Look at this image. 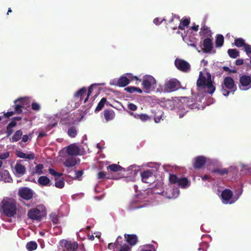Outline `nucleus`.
I'll return each instance as SVG.
<instances>
[{"label":"nucleus","mask_w":251,"mask_h":251,"mask_svg":"<svg viewBox=\"0 0 251 251\" xmlns=\"http://www.w3.org/2000/svg\"><path fill=\"white\" fill-rule=\"evenodd\" d=\"M1 208L3 214L7 217H14L19 211L17 202L13 199H4L1 202Z\"/></svg>","instance_id":"obj_1"},{"label":"nucleus","mask_w":251,"mask_h":251,"mask_svg":"<svg viewBox=\"0 0 251 251\" xmlns=\"http://www.w3.org/2000/svg\"><path fill=\"white\" fill-rule=\"evenodd\" d=\"M236 89V86L232 77L227 76L224 78L221 89V92L224 96L227 97L230 93H233Z\"/></svg>","instance_id":"obj_2"},{"label":"nucleus","mask_w":251,"mask_h":251,"mask_svg":"<svg viewBox=\"0 0 251 251\" xmlns=\"http://www.w3.org/2000/svg\"><path fill=\"white\" fill-rule=\"evenodd\" d=\"M63 251H86L83 245L78 246L76 242H71L66 240L60 241Z\"/></svg>","instance_id":"obj_3"},{"label":"nucleus","mask_w":251,"mask_h":251,"mask_svg":"<svg viewBox=\"0 0 251 251\" xmlns=\"http://www.w3.org/2000/svg\"><path fill=\"white\" fill-rule=\"evenodd\" d=\"M180 83L176 78H172L167 81L164 84V92L171 93L179 89Z\"/></svg>","instance_id":"obj_4"},{"label":"nucleus","mask_w":251,"mask_h":251,"mask_svg":"<svg viewBox=\"0 0 251 251\" xmlns=\"http://www.w3.org/2000/svg\"><path fill=\"white\" fill-rule=\"evenodd\" d=\"M34 192L32 190L27 187L20 188L18 195V196L26 201H29L32 199Z\"/></svg>","instance_id":"obj_5"},{"label":"nucleus","mask_w":251,"mask_h":251,"mask_svg":"<svg viewBox=\"0 0 251 251\" xmlns=\"http://www.w3.org/2000/svg\"><path fill=\"white\" fill-rule=\"evenodd\" d=\"M175 65L178 70L182 72H188L191 69L190 64L182 59L176 58L175 61Z\"/></svg>","instance_id":"obj_6"},{"label":"nucleus","mask_w":251,"mask_h":251,"mask_svg":"<svg viewBox=\"0 0 251 251\" xmlns=\"http://www.w3.org/2000/svg\"><path fill=\"white\" fill-rule=\"evenodd\" d=\"M156 84V81L154 78L150 75H146L143 76L142 79V85L143 88L148 93L152 86Z\"/></svg>","instance_id":"obj_7"},{"label":"nucleus","mask_w":251,"mask_h":251,"mask_svg":"<svg viewBox=\"0 0 251 251\" xmlns=\"http://www.w3.org/2000/svg\"><path fill=\"white\" fill-rule=\"evenodd\" d=\"M239 88L242 90H247L251 88V76L247 75H242L239 79Z\"/></svg>","instance_id":"obj_8"},{"label":"nucleus","mask_w":251,"mask_h":251,"mask_svg":"<svg viewBox=\"0 0 251 251\" xmlns=\"http://www.w3.org/2000/svg\"><path fill=\"white\" fill-rule=\"evenodd\" d=\"M43 212L39 209L34 208H31L27 212V216L28 218L32 220H37L40 221L43 215Z\"/></svg>","instance_id":"obj_9"},{"label":"nucleus","mask_w":251,"mask_h":251,"mask_svg":"<svg viewBox=\"0 0 251 251\" xmlns=\"http://www.w3.org/2000/svg\"><path fill=\"white\" fill-rule=\"evenodd\" d=\"M22 160L17 161L14 168V173L18 177L23 176L26 172V168L22 164Z\"/></svg>","instance_id":"obj_10"},{"label":"nucleus","mask_w":251,"mask_h":251,"mask_svg":"<svg viewBox=\"0 0 251 251\" xmlns=\"http://www.w3.org/2000/svg\"><path fill=\"white\" fill-rule=\"evenodd\" d=\"M206 158L203 156H199L195 158L193 167L196 169H201L205 165Z\"/></svg>","instance_id":"obj_11"},{"label":"nucleus","mask_w":251,"mask_h":251,"mask_svg":"<svg viewBox=\"0 0 251 251\" xmlns=\"http://www.w3.org/2000/svg\"><path fill=\"white\" fill-rule=\"evenodd\" d=\"M142 180L143 182L151 183L152 181L153 174L151 170L144 171L141 173Z\"/></svg>","instance_id":"obj_12"},{"label":"nucleus","mask_w":251,"mask_h":251,"mask_svg":"<svg viewBox=\"0 0 251 251\" xmlns=\"http://www.w3.org/2000/svg\"><path fill=\"white\" fill-rule=\"evenodd\" d=\"M124 237L126 241L131 247L135 245L138 242V237L136 234H125Z\"/></svg>","instance_id":"obj_13"},{"label":"nucleus","mask_w":251,"mask_h":251,"mask_svg":"<svg viewBox=\"0 0 251 251\" xmlns=\"http://www.w3.org/2000/svg\"><path fill=\"white\" fill-rule=\"evenodd\" d=\"M206 88H207V93L209 94H212L215 91V86L213 84L211 80V76L209 73H206Z\"/></svg>","instance_id":"obj_14"},{"label":"nucleus","mask_w":251,"mask_h":251,"mask_svg":"<svg viewBox=\"0 0 251 251\" xmlns=\"http://www.w3.org/2000/svg\"><path fill=\"white\" fill-rule=\"evenodd\" d=\"M206 88H207V93L209 94H212L215 91V86L213 84L211 80V76L209 73H206Z\"/></svg>","instance_id":"obj_15"},{"label":"nucleus","mask_w":251,"mask_h":251,"mask_svg":"<svg viewBox=\"0 0 251 251\" xmlns=\"http://www.w3.org/2000/svg\"><path fill=\"white\" fill-rule=\"evenodd\" d=\"M203 48L202 51L204 53L210 52L213 49V43L212 40L209 38L205 39L203 43Z\"/></svg>","instance_id":"obj_16"},{"label":"nucleus","mask_w":251,"mask_h":251,"mask_svg":"<svg viewBox=\"0 0 251 251\" xmlns=\"http://www.w3.org/2000/svg\"><path fill=\"white\" fill-rule=\"evenodd\" d=\"M206 78L202 74V72H200L199 78L197 81V86L199 88H204L206 87Z\"/></svg>","instance_id":"obj_17"},{"label":"nucleus","mask_w":251,"mask_h":251,"mask_svg":"<svg viewBox=\"0 0 251 251\" xmlns=\"http://www.w3.org/2000/svg\"><path fill=\"white\" fill-rule=\"evenodd\" d=\"M16 155L21 158L27 159L29 160H32L35 158V154L33 152H30L29 154H26L20 151H16Z\"/></svg>","instance_id":"obj_18"},{"label":"nucleus","mask_w":251,"mask_h":251,"mask_svg":"<svg viewBox=\"0 0 251 251\" xmlns=\"http://www.w3.org/2000/svg\"><path fill=\"white\" fill-rule=\"evenodd\" d=\"M233 196L232 192L228 189H226L224 190L221 194V196L223 200L225 201V203H227Z\"/></svg>","instance_id":"obj_19"},{"label":"nucleus","mask_w":251,"mask_h":251,"mask_svg":"<svg viewBox=\"0 0 251 251\" xmlns=\"http://www.w3.org/2000/svg\"><path fill=\"white\" fill-rule=\"evenodd\" d=\"M0 179L6 182H11L12 180L9 172L6 170H2L0 172Z\"/></svg>","instance_id":"obj_20"},{"label":"nucleus","mask_w":251,"mask_h":251,"mask_svg":"<svg viewBox=\"0 0 251 251\" xmlns=\"http://www.w3.org/2000/svg\"><path fill=\"white\" fill-rule=\"evenodd\" d=\"M19 103L24 108L29 106L30 100L27 97L20 98L14 100V103Z\"/></svg>","instance_id":"obj_21"},{"label":"nucleus","mask_w":251,"mask_h":251,"mask_svg":"<svg viewBox=\"0 0 251 251\" xmlns=\"http://www.w3.org/2000/svg\"><path fill=\"white\" fill-rule=\"evenodd\" d=\"M104 117L107 122L114 119L115 114L114 111L111 109H105L103 111Z\"/></svg>","instance_id":"obj_22"},{"label":"nucleus","mask_w":251,"mask_h":251,"mask_svg":"<svg viewBox=\"0 0 251 251\" xmlns=\"http://www.w3.org/2000/svg\"><path fill=\"white\" fill-rule=\"evenodd\" d=\"M128 77L126 74L122 75L118 79L117 85L119 87H124L129 84Z\"/></svg>","instance_id":"obj_23"},{"label":"nucleus","mask_w":251,"mask_h":251,"mask_svg":"<svg viewBox=\"0 0 251 251\" xmlns=\"http://www.w3.org/2000/svg\"><path fill=\"white\" fill-rule=\"evenodd\" d=\"M66 152L70 155H76L79 153V149L75 146L70 145L67 148Z\"/></svg>","instance_id":"obj_24"},{"label":"nucleus","mask_w":251,"mask_h":251,"mask_svg":"<svg viewBox=\"0 0 251 251\" xmlns=\"http://www.w3.org/2000/svg\"><path fill=\"white\" fill-rule=\"evenodd\" d=\"M76 159L75 157H69L66 158L64 164L67 167H72L75 166L76 164Z\"/></svg>","instance_id":"obj_25"},{"label":"nucleus","mask_w":251,"mask_h":251,"mask_svg":"<svg viewBox=\"0 0 251 251\" xmlns=\"http://www.w3.org/2000/svg\"><path fill=\"white\" fill-rule=\"evenodd\" d=\"M39 184L42 186H50V180L46 176H41L38 179Z\"/></svg>","instance_id":"obj_26"},{"label":"nucleus","mask_w":251,"mask_h":251,"mask_svg":"<svg viewBox=\"0 0 251 251\" xmlns=\"http://www.w3.org/2000/svg\"><path fill=\"white\" fill-rule=\"evenodd\" d=\"M17 126V123L15 121H11L7 125L6 127V137H9L13 132L12 128L15 127Z\"/></svg>","instance_id":"obj_27"},{"label":"nucleus","mask_w":251,"mask_h":251,"mask_svg":"<svg viewBox=\"0 0 251 251\" xmlns=\"http://www.w3.org/2000/svg\"><path fill=\"white\" fill-rule=\"evenodd\" d=\"M123 240V238L121 236H119L115 243H109L108 245V248L109 250L114 249L119 245H121V243H122V241Z\"/></svg>","instance_id":"obj_28"},{"label":"nucleus","mask_w":251,"mask_h":251,"mask_svg":"<svg viewBox=\"0 0 251 251\" xmlns=\"http://www.w3.org/2000/svg\"><path fill=\"white\" fill-rule=\"evenodd\" d=\"M23 135V131L22 130H17L12 138L10 139V140L12 142H16L19 141L20 139H21Z\"/></svg>","instance_id":"obj_29"},{"label":"nucleus","mask_w":251,"mask_h":251,"mask_svg":"<svg viewBox=\"0 0 251 251\" xmlns=\"http://www.w3.org/2000/svg\"><path fill=\"white\" fill-rule=\"evenodd\" d=\"M177 184L181 188H185L189 186L190 183L186 177H182L179 178Z\"/></svg>","instance_id":"obj_30"},{"label":"nucleus","mask_w":251,"mask_h":251,"mask_svg":"<svg viewBox=\"0 0 251 251\" xmlns=\"http://www.w3.org/2000/svg\"><path fill=\"white\" fill-rule=\"evenodd\" d=\"M107 169L108 170H110L112 172H118L122 170H124V171H126L125 169H124L121 166L115 164L109 165L107 167Z\"/></svg>","instance_id":"obj_31"},{"label":"nucleus","mask_w":251,"mask_h":251,"mask_svg":"<svg viewBox=\"0 0 251 251\" xmlns=\"http://www.w3.org/2000/svg\"><path fill=\"white\" fill-rule=\"evenodd\" d=\"M190 23V20L188 18L182 19L178 28L181 30H184L185 26H188Z\"/></svg>","instance_id":"obj_32"},{"label":"nucleus","mask_w":251,"mask_h":251,"mask_svg":"<svg viewBox=\"0 0 251 251\" xmlns=\"http://www.w3.org/2000/svg\"><path fill=\"white\" fill-rule=\"evenodd\" d=\"M212 172L219 175L224 176L228 173V170L226 168H216L213 169Z\"/></svg>","instance_id":"obj_33"},{"label":"nucleus","mask_w":251,"mask_h":251,"mask_svg":"<svg viewBox=\"0 0 251 251\" xmlns=\"http://www.w3.org/2000/svg\"><path fill=\"white\" fill-rule=\"evenodd\" d=\"M86 88L85 87H83L75 93V96L76 98H79L81 100L82 99L83 97L86 95Z\"/></svg>","instance_id":"obj_34"},{"label":"nucleus","mask_w":251,"mask_h":251,"mask_svg":"<svg viewBox=\"0 0 251 251\" xmlns=\"http://www.w3.org/2000/svg\"><path fill=\"white\" fill-rule=\"evenodd\" d=\"M107 101V99L106 98H103L101 99V100H100V101L99 102L97 106L96 107L95 110V112H99L102 109V108H103L105 104L106 103Z\"/></svg>","instance_id":"obj_35"},{"label":"nucleus","mask_w":251,"mask_h":251,"mask_svg":"<svg viewBox=\"0 0 251 251\" xmlns=\"http://www.w3.org/2000/svg\"><path fill=\"white\" fill-rule=\"evenodd\" d=\"M26 248L28 251H32L37 249V244L35 241H30L27 243Z\"/></svg>","instance_id":"obj_36"},{"label":"nucleus","mask_w":251,"mask_h":251,"mask_svg":"<svg viewBox=\"0 0 251 251\" xmlns=\"http://www.w3.org/2000/svg\"><path fill=\"white\" fill-rule=\"evenodd\" d=\"M54 185L58 188H62L64 187L65 182L63 178H55Z\"/></svg>","instance_id":"obj_37"},{"label":"nucleus","mask_w":251,"mask_h":251,"mask_svg":"<svg viewBox=\"0 0 251 251\" xmlns=\"http://www.w3.org/2000/svg\"><path fill=\"white\" fill-rule=\"evenodd\" d=\"M227 53L228 55L232 58H236L239 56V52L236 49H229Z\"/></svg>","instance_id":"obj_38"},{"label":"nucleus","mask_w":251,"mask_h":251,"mask_svg":"<svg viewBox=\"0 0 251 251\" xmlns=\"http://www.w3.org/2000/svg\"><path fill=\"white\" fill-rule=\"evenodd\" d=\"M44 165L42 164H39L34 167L33 172L34 174H36L38 175H41L43 174L42 171Z\"/></svg>","instance_id":"obj_39"},{"label":"nucleus","mask_w":251,"mask_h":251,"mask_svg":"<svg viewBox=\"0 0 251 251\" xmlns=\"http://www.w3.org/2000/svg\"><path fill=\"white\" fill-rule=\"evenodd\" d=\"M224 42V36L221 34L217 35L216 39V46L217 47H221L223 45Z\"/></svg>","instance_id":"obj_40"},{"label":"nucleus","mask_w":251,"mask_h":251,"mask_svg":"<svg viewBox=\"0 0 251 251\" xmlns=\"http://www.w3.org/2000/svg\"><path fill=\"white\" fill-rule=\"evenodd\" d=\"M246 44L245 40L242 38H237L234 40V44L238 48L243 47Z\"/></svg>","instance_id":"obj_41"},{"label":"nucleus","mask_w":251,"mask_h":251,"mask_svg":"<svg viewBox=\"0 0 251 251\" xmlns=\"http://www.w3.org/2000/svg\"><path fill=\"white\" fill-rule=\"evenodd\" d=\"M77 130L75 126H72L68 129V134L72 138L75 137L77 135Z\"/></svg>","instance_id":"obj_42"},{"label":"nucleus","mask_w":251,"mask_h":251,"mask_svg":"<svg viewBox=\"0 0 251 251\" xmlns=\"http://www.w3.org/2000/svg\"><path fill=\"white\" fill-rule=\"evenodd\" d=\"M201 31L200 32V35H203L204 37L210 35L211 33L210 30L205 25L202 26L201 28Z\"/></svg>","instance_id":"obj_43"},{"label":"nucleus","mask_w":251,"mask_h":251,"mask_svg":"<svg viewBox=\"0 0 251 251\" xmlns=\"http://www.w3.org/2000/svg\"><path fill=\"white\" fill-rule=\"evenodd\" d=\"M14 107V111L13 112H14L15 114H21L23 112L22 109L23 106L22 105H20L18 102L17 103H15V105H13Z\"/></svg>","instance_id":"obj_44"},{"label":"nucleus","mask_w":251,"mask_h":251,"mask_svg":"<svg viewBox=\"0 0 251 251\" xmlns=\"http://www.w3.org/2000/svg\"><path fill=\"white\" fill-rule=\"evenodd\" d=\"M60 123L63 125H70L72 124L70 116L68 115L64 118H61Z\"/></svg>","instance_id":"obj_45"},{"label":"nucleus","mask_w":251,"mask_h":251,"mask_svg":"<svg viewBox=\"0 0 251 251\" xmlns=\"http://www.w3.org/2000/svg\"><path fill=\"white\" fill-rule=\"evenodd\" d=\"M126 75L128 78V80L129 81V83L130 82V81H132L134 80H137L139 82L142 81L141 79H139L137 76L133 75L132 74L127 73V74H126Z\"/></svg>","instance_id":"obj_46"},{"label":"nucleus","mask_w":251,"mask_h":251,"mask_svg":"<svg viewBox=\"0 0 251 251\" xmlns=\"http://www.w3.org/2000/svg\"><path fill=\"white\" fill-rule=\"evenodd\" d=\"M179 178L175 175L170 174L169 176L170 182L172 184L177 183Z\"/></svg>","instance_id":"obj_47"},{"label":"nucleus","mask_w":251,"mask_h":251,"mask_svg":"<svg viewBox=\"0 0 251 251\" xmlns=\"http://www.w3.org/2000/svg\"><path fill=\"white\" fill-rule=\"evenodd\" d=\"M49 172L51 175H52L54 176L60 177L63 175L62 173L57 172L54 169H53L52 168H50L49 169Z\"/></svg>","instance_id":"obj_48"},{"label":"nucleus","mask_w":251,"mask_h":251,"mask_svg":"<svg viewBox=\"0 0 251 251\" xmlns=\"http://www.w3.org/2000/svg\"><path fill=\"white\" fill-rule=\"evenodd\" d=\"M120 248L119 249V251H131V247H129V245L124 244V245H122L121 244Z\"/></svg>","instance_id":"obj_49"},{"label":"nucleus","mask_w":251,"mask_h":251,"mask_svg":"<svg viewBox=\"0 0 251 251\" xmlns=\"http://www.w3.org/2000/svg\"><path fill=\"white\" fill-rule=\"evenodd\" d=\"M50 219L51 221L54 224H57L58 222V216L55 214L52 213L50 215Z\"/></svg>","instance_id":"obj_50"},{"label":"nucleus","mask_w":251,"mask_h":251,"mask_svg":"<svg viewBox=\"0 0 251 251\" xmlns=\"http://www.w3.org/2000/svg\"><path fill=\"white\" fill-rule=\"evenodd\" d=\"M208 247V245L207 243H202L200 244V247L198 248L199 251H207V248Z\"/></svg>","instance_id":"obj_51"},{"label":"nucleus","mask_w":251,"mask_h":251,"mask_svg":"<svg viewBox=\"0 0 251 251\" xmlns=\"http://www.w3.org/2000/svg\"><path fill=\"white\" fill-rule=\"evenodd\" d=\"M243 47L247 54L249 55L251 53V46L250 45L246 44Z\"/></svg>","instance_id":"obj_52"},{"label":"nucleus","mask_w":251,"mask_h":251,"mask_svg":"<svg viewBox=\"0 0 251 251\" xmlns=\"http://www.w3.org/2000/svg\"><path fill=\"white\" fill-rule=\"evenodd\" d=\"M136 87L134 86H129L125 88V90L130 93L136 92Z\"/></svg>","instance_id":"obj_53"},{"label":"nucleus","mask_w":251,"mask_h":251,"mask_svg":"<svg viewBox=\"0 0 251 251\" xmlns=\"http://www.w3.org/2000/svg\"><path fill=\"white\" fill-rule=\"evenodd\" d=\"M142 121L145 122L150 119V117L145 114H142L140 115V119Z\"/></svg>","instance_id":"obj_54"},{"label":"nucleus","mask_w":251,"mask_h":251,"mask_svg":"<svg viewBox=\"0 0 251 251\" xmlns=\"http://www.w3.org/2000/svg\"><path fill=\"white\" fill-rule=\"evenodd\" d=\"M31 108L34 110L39 111L40 109V106L37 102H33L31 104Z\"/></svg>","instance_id":"obj_55"},{"label":"nucleus","mask_w":251,"mask_h":251,"mask_svg":"<svg viewBox=\"0 0 251 251\" xmlns=\"http://www.w3.org/2000/svg\"><path fill=\"white\" fill-rule=\"evenodd\" d=\"M94 85H91L88 88V93H87V97L84 100V102H86L88 99V98L89 97V96L91 94L92 92V87Z\"/></svg>","instance_id":"obj_56"},{"label":"nucleus","mask_w":251,"mask_h":251,"mask_svg":"<svg viewBox=\"0 0 251 251\" xmlns=\"http://www.w3.org/2000/svg\"><path fill=\"white\" fill-rule=\"evenodd\" d=\"M127 107L130 110H132V111H135L137 108V106L135 104H133L132 103H129L128 104Z\"/></svg>","instance_id":"obj_57"},{"label":"nucleus","mask_w":251,"mask_h":251,"mask_svg":"<svg viewBox=\"0 0 251 251\" xmlns=\"http://www.w3.org/2000/svg\"><path fill=\"white\" fill-rule=\"evenodd\" d=\"M9 156V152L7 151L0 154V159L4 160L7 158Z\"/></svg>","instance_id":"obj_58"},{"label":"nucleus","mask_w":251,"mask_h":251,"mask_svg":"<svg viewBox=\"0 0 251 251\" xmlns=\"http://www.w3.org/2000/svg\"><path fill=\"white\" fill-rule=\"evenodd\" d=\"M83 174V170H79L75 172V178L78 179L79 178L81 177Z\"/></svg>","instance_id":"obj_59"},{"label":"nucleus","mask_w":251,"mask_h":251,"mask_svg":"<svg viewBox=\"0 0 251 251\" xmlns=\"http://www.w3.org/2000/svg\"><path fill=\"white\" fill-rule=\"evenodd\" d=\"M163 21H166V20L165 19H161V21H160V18H156L153 20V23L156 25H160Z\"/></svg>","instance_id":"obj_60"},{"label":"nucleus","mask_w":251,"mask_h":251,"mask_svg":"<svg viewBox=\"0 0 251 251\" xmlns=\"http://www.w3.org/2000/svg\"><path fill=\"white\" fill-rule=\"evenodd\" d=\"M106 177V173L103 171L100 172L97 175V178L98 179H102Z\"/></svg>","instance_id":"obj_61"},{"label":"nucleus","mask_w":251,"mask_h":251,"mask_svg":"<svg viewBox=\"0 0 251 251\" xmlns=\"http://www.w3.org/2000/svg\"><path fill=\"white\" fill-rule=\"evenodd\" d=\"M13 115H14V112H13V111H8L4 114L3 117L6 118H9L10 117L13 116Z\"/></svg>","instance_id":"obj_62"},{"label":"nucleus","mask_w":251,"mask_h":251,"mask_svg":"<svg viewBox=\"0 0 251 251\" xmlns=\"http://www.w3.org/2000/svg\"><path fill=\"white\" fill-rule=\"evenodd\" d=\"M244 63L243 59H238L235 61V64L237 66L242 65Z\"/></svg>","instance_id":"obj_63"},{"label":"nucleus","mask_w":251,"mask_h":251,"mask_svg":"<svg viewBox=\"0 0 251 251\" xmlns=\"http://www.w3.org/2000/svg\"><path fill=\"white\" fill-rule=\"evenodd\" d=\"M28 139H29L28 135H24L22 137V142H26V141H28Z\"/></svg>","instance_id":"obj_64"}]
</instances>
